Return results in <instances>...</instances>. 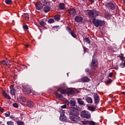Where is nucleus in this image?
Wrapping results in <instances>:
<instances>
[{
	"label": "nucleus",
	"mask_w": 125,
	"mask_h": 125,
	"mask_svg": "<svg viewBox=\"0 0 125 125\" xmlns=\"http://www.w3.org/2000/svg\"><path fill=\"white\" fill-rule=\"evenodd\" d=\"M89 66L90 70L88 68L85 69V72L86 73L87 76H91V75H93V74L95 73V71H96V68L97 67V66H98V61L97 58H96V55H93L92 62Z\"/></svg>",
	"instance_id": "nucleus-1"
},
{
	"label": "nucleus",
	"mask_w": 125,
	"mask_h": 125,
	"mask_svg": "<svg viewBox=\"0 0 125 125\" xmlns=\"http://www.w3.org/2000/svg\"><path fill=\"white\" fill-rule=\"evenodd\" d=\"M69 118L72 122H79L80 121V117H79V111L78 110H70L69 112Z\"/></svg>",
	"instance_id": "nucleus-2"
},
{
	"label": "nucleus",
	"mask_w": 125,
	"mask_h": 125,
	"mask_svg": "<svg viewBox=\"0 0 125 125\" xmlns=\"http://www.w3.org/2000/svg\"><path fill=\"white\" fill-rule=\"evenodd\" d=\"M62 87H65V83H62L61 85V87L55 92L56 97L57 98H63L62 94L66 93V90Z\"/></svg>",
	"instance_id": "nucleus-3"
},
{
	"label": "nucleus",
	"mask_w": 125,
	"mask_h": 125,
	"mask_svg": "<svg viewBox=\"0 0 125 125\" xmlns=\"http://www.w3.org/2000/svg\"><path fill=\"white\" fill-rule=\"evenodd\" d=\"M92 23L96 27H102V26H104L105 25V21H102L101 20H97L95 19H93Z\"/></svg>",
	"instance_id": "nucleus-4"
},
{
	"label": "nucleus",
	"mask_w": 125,
	"mask_h": 125,
	"mask_svg": "<svg viewBox=\"0 0 125 125\" xmlns=\"http://www.w3.org/2000/svg\"><path fill=\"white\" fill-rule=\"evenodd\" d=\"M69 103H70V107L72 109L71 111L79 110V106L77 105V104L76 103L75 100H70Z\"/></svg>",
	"instance_id": "nucleus-5"
},
{
	"label": "nucleus",
	"mask_w": 125,
	"mask_h": 125,
	"mask_svg": "<svg viewBox=\"0 0 125 125\" xmlns=\"http://www.w3.org/2000/svg\"><path fill=\"white\" fill-rule=\"evenodd\" d=\"M22 91L23 93H25V94L29 95L33 92V90L28 85H22Z\"/></svg>",
	"instance_id": "nucleus-6"
},
{
	"label": "nucleus",
	"mask_w": 125,
	"mask_h": 125,
	"mask_svg": "<svg viewBox=\"0 0 125 125\" xmlns=\"http://www.w3.org/2000/svg\"><path fill=\"white\" fill-rule=\"evenodd\" d=\"M80 115L82 118H85V119H90L91 117L90 112L86 110H83L81 111Z\"/></svg>",
	"instance_id": "nucleus-7"
},
{
	"label": "nucleus",
	"mask_w": 125,
	"mask_h": 125,
	"mask_svg": "<svg viewBox=\"0 0 125 125\" xmlns=\"http://www.w3.org/2000/svg\"><path fill=\"white\" fill-rule=\"evenodd\" d=\"M66 30L68 32L69 35H71V36H72L73 38H74V39H76V40H78V37H77V35L75 34V31H74V30H72L71 27L66 26Z\"/></svg>",
	"instance_id": "nucleus-8"
},
{
	"label": "nucleus",
	"mask_w": 125,
	"mask_h": 125,
	"mask_svg": "<svg viewBox=\"0 0 125 125\" xmlns=\"http://www.w3.org/2000/svg\"><path fill=\"white\" fill-rule=\"evenodd\" d=\"M88 16L89 18H94V19L96 16H98V12L90 10L88 12Z\"/></svg>",
	"instance_id": "nucleus-9"
},
{
	"label": "nucleus",
	"mask_w": 125,
	"mask_h": 125,
	"mask_svg": "<svg viewBox=\"0 0 125 125\" xmlns=\"http://www.w3.org/2000/svg\"><path fill=\"white\" fill-rule=\"evenodd\" d=\"M105 6L106 8H108V9H111V10H114V9L116 8V5L112 2L105 3Z\"/></svg>",
	"instance_id": "nucleus-10"
},
{
	"label": "nucleus",
	"mask_w": 125,
	"mask_h": 125,
	"mask_svg": "<svg viewBox=\"0 0 125 125\" xmlns=\"http://www.w3.org/2000/svg\"><path fill=\"white\" fill-rule=\"evenodd\" d=\"M18 102L22 104V105H24L27 102V98L24 96H21L20 98H18Z\"/></svg>",
	"instance_id": "nucleus-11"
},
{
	"label": "nucleus",
	"mask_w": 125,
	"mask_h": 125,
	"mask_svg": "<svg viewBox=\"0 0 125 125\" xmlns=\"http://www.w3.org/2000/svg\"><path fill=\"white\" fill-rule=\"evenodd\" d=\"M35 7L37 10H42L43 8V6L42 5V3L41 2H37L35 4Z\"/></svg>",
	"instance_id": "nucleus-12"
},
{
	"label": "nucleus",
	"mask_w": 125,
	"mask_h": 125,
	"mask_svg": "<svg viewBox=\"0 0 125 125\" xmlns=\"http://www.w3.org/2000/svg\"><path fill=\"white\" fill-rule=\"evenodd\" d=\"M94 99L95 104L97 105L98 103H99V101H100V97H99V95L97 94H95L94 95Z\"/></svg>",
	"instance_id": "nucleus-13"
},
{
	"label": "nucleus",
	"mask_w": 125,
	"mask_h": 125,
	"mask_svg": "<svg viewBox=\"0 0 125 125\" xmlns=\"http://www.w3.org/2000/svg\"><path fill=\"white\" fill-rule=\"evenodd\" d=\"M74 20L76 21V22H77V23H81L83 22V17L77 16L75 17Z\"/></svg>",
	"instance_id": "nucleus-14"
},
{
	"label": "nucleus",
	"mask_w": 125,
	"mask_h": 125,
	"mask_svg": "<svg viewBox=\"0 0 125 125\" xmlns=\"http://www.w3.org/2000/svg\"><path fill=\"white\" fill-rule=\"evenodd\" d=\"M10 93L13 96V97H14L15 98V93L16 92V90L14 89V87L13 86H12L11 87H10Z\"/></svg>",
	"instance_id": "nucleus-15"
},
{
	"label": "nucleus",
	"mask_w": 125,
	"mask_h": 125,
	"mask_svg": "<svg viewBox=\"0 0 125 125\" xmlns=\"http://www.w3.org/2000/svg\"><path fill=\"white\" fill-rule=\"evenodd\" d=\"M68 12L70 15H73V16H75L76 14H77V12L76 11L75 8H72L68 9Z\"/></svg>",
	"instance_id": "nucleus-16"
},
{
	"label": "nucleus",
	"mask_w": 125,
	"mask_h": 125,
	"mask_svg": "<svg viewBox=\"0 0 125 125\" xmlns=\"http://www.w3.org/2000/svg\"><path fill=\"white\" fill-rule=\"evenodd\" d=\"M60 120L62 122H66L67 121V117L65 115V114L62 113L60 115Z\"/></svg>",
	"instance_id": "nucleus-17"
},
{
	"label": "nucleus",
	"mask_w": 125,
	"mask_h": 125,
	"mask_svg": "<svg viewBox=\"0 0 125 125\" xmlns=\"http://www.w3.org/2000/svg\"><path fill=\"white\" fill-rule=\"evenodd\" d=\"M2 94L3 97H4V98H6V99H8V100H10V99H11V97H10V96L7 94V93L5 92V91L3 90L2 92Z\"/></svg>",
	"instance_id": "nucleus-18"
},
{
	"label": "nucleus",
	"mask_w": 125,
	"mask_h": 125,
	"mask_svg": "<svg viewBox=\"0 0 125 125\" xmlns=\"http://www.w3.org/2000/svg\"><path fill=\"white\" fill-rule=\"evenodd\" d=\"M34 102L31 101H28L26 103V105H27L28 107H29L30 108H33L34 107Z\"/></svg>",
	"instance_id": "nucleus-19"
},
{
	"label": "nucleus",
	"mask_w": 125,
	"mask_h": 125,
	"mask_svg": "<svg viewBox=\"0 0 125 125\" xmlns=\"http://www.w3.org/2000/svg\"><path fill=\"white\" fill-rule=\"evenodd\" d=\"M81 81H82L83 83H88V82L90 81V79L87 77H83L81 78Z\"/></svg>",
	"instance_id": "nucleus-20"
},
{
	"label": "nucleus",
	"mask_w": 125,
	"mask_h": 125,
	"mask_svg": "<svg viewBox=\"0 0 125 125\" xmlns=\"http://www.w3.org/2000/svg\"><path fill=\"white\" fill-rule=\"evenodd\" d=\"M43 11L45 13H47V12L50 11V7L46 5L44 6Z\"/></svg>",
	"instance_id": "nucleus-21"
},
{
	"label": "nucleus",
	"mask_w": 125,
	"mask_h": 125,
	"mask_svg": "<svg viewBox=\"0 0 125 125\" xmlns=\"http://www.w3.org/2000/svg\"><path fill=\"white\" fill-rule=\"evenodd\" d=\"M78 103H79V105L85 106V104H84V102L83 101V100L81 98L77 99Z\"/></svg>",
	"instance_id": "nucleus-22"
},
{
	"label": "nucleus",
	"mask_w": 125,
	"mask_h": 125,
	"mask_svg": "<svg viewBox=\"0 0 125 125\" xmlns=\"http://www.w3.org/2000/svg\"><path fill=\"white\" fill-rule=\"evenodd\" d=\"M97 105L96 104L94 105V106H88V110H89L90 111H91L92 112H94L95 111V109H96V107Z\"/></svg>",
	"instance_id": "nucleus-23"
},
{
	"label": "nucleus",
	"mask_w": 125,
	"mask_h": 125,
	"mask_svg": "<svg viewBox=\"0 0 125 125\" xmlns=\"http://www.w3.org/2000/svg\"><path fill=\"white\" fill-rule=\"evenodd\" d=\"M59 7H60V9L63 10V9H65V7H66V6L65 5V4H64V3H60L59 4Z\"/></svg>",
	"instance_id": "nucleus-24"
},
{
	"label": "nucleus",
	"mask_w": 125,
	"mask_h": 125,
	"mask_svg": "<svg viewBox=\"0 0 125 125\" xmlns=\"http://www.w3.org/2000/svg\"><path fill=\"white\" fill-rule=\"evenodd\" d=\"M85 101L86 102H87V103H90V104L92 103V98L90 97H86Z\"/></svg>",
	"instance_id": "nucleus-25"
},
{
	"label": "nucleus",
	"mask_w": 125,
	"mask_h": 125,
	"mask_svg": "<svg viewBox=\"0 0 125 125\" xmlns=\"http://www.w3.org/2000/svg\"><path fill=\"white\" fill-rule=\"evenodd\" d=\"M44 20H45V19H42V21H41L40 22V24L42 26V27H45V25H46V23H45V22H44Z\"/></svg>",
	"instance_id": "nucleus-26"
},
{
	"label": "nucleus",
	"mask_w": 125,
	"mask_h": 125,
	"mask_svg": "<svg viewBox=\"0 0 125 125\" xmlns=\"http://www.w3.org/2000/svg\"><path fill=\"white\" fill-rule=\"evenodd\" d=\"M61 17V16H60V15H55L54 16V19L56 21H59L60 20Z\"/></svg>",
	"instance_id": "nucleus-27"
},
{
	"label": "nucleus",
	"mask_w": 125,
	"mask_h": 125,
	"mask_svg": "<svg viewBox=\"0 0 125 125\" xmlns=\"http://www.w3.org/2000/svg\"><path fill=\"white\" fill-rule=\"evenodd\" d=\"M83 41H85L86 43H88V44H90V40L89 38L85 37L83 39Z\"/></svg>",
	"instance_id": "nucleus-28"
},
{
	"label": "nucleus",
	"mask_w": 125,
	"mask_h": 125,
	"mask_svg": "<svg viewBox=\"0 0 125 125\" xmlns=\"http://www.w3.org/2000/svg\"><path fill=\"white\" fill-rule=\"evenodd\" d=\"M40 2L42 4L43 6H44L47 4L48 1L47 0H42Z\"/></svg>",
	"instance_id": "nucleus-29"
},
{
	"label": "nucleus",
	"mask_w": 125,
	"mask_h": 125,
	"mask_svg": "<svg viewBox=\"0 0 125 125\" xmlns=\"http://www.w3.org/2000/svg\"><path fill=\"white\" fill-rule=\"evenodd\" d=\"M83 49V52L84 53H86V52H88V49L86 48L85 46L82 45Z\"/></svg>",
	"instance_id": "nucleus-30"
},
{
	"label": "nucleus",
	"mask_w": 125,
	"mask_h": 125,
	"mask_svg": "<svg viewBox=\"0 0 125 125\" xmlns=\"http://www.w3.org/2000/svg\"><path fill=\"white\" fill-rule=\"evenodd\" d=\"M16 123L18 125H24V122L21 121H17L16 122Z\"/></svg>",
	"instance_id": "nucleus-31"
},
{
	"label": "nucleus",
	"mask_w": 125,
	"mask_h": 125,
	"mask_svg": "<svg viewBox=\"0 0 125 125\" xmlns=\"http://www.w3.org/2000/svg\"><path fill=\"white\" fill-rule=\"evenodd\" d=\"M54 22H55V21H54V19H49L48 22L49 24H53V23H54Z\"/></svg>",
	"instance_id": "nucleus-32"
},
{
	"label": "nucleus",
	"mask_w": 125,
	"mask_h": 125,
	"mask_svg": "<svg viewBox=\"0 0 125 125\" xmlns=\"http://www.w3.org/2000/svg\"><path fill=\"white\" fill-rule=\"evenodd\" d=\"M5 2H6V3L7 4H11L12 3V0H5Z\"/></svg>",
	"instance_id": "nucleus-33"
},
{
	"label": "nucleus",
	"mask_w": 125,
	"mask_h": 125,
	"mask_svg": "<svg viewBox=\"0 0 125 125\" xmlns=\"http://www.w3.org/2000/svg\"><path fill=\"white\" fill-rule=\"evenodd\" d=\"M111 16V14L108 12H106L104 14V17L105 18H108Z\"/></svg>",
	"instance_id": "nucleus-34"
},
{
	"label": "nucleus",
	"mask_w": 125,
	"mask_h": 125,
	"mask_svg": "<svg viewBox=\"0 0 125 125\" xmlns=\"http://www.w3.org/2000/svg\"><path fill=\"white\" fill-rule=\"evenodd\" d=\"M0 63L1 64H3V65H4V66H7V63L4 60L1 61Z\"/></svg>",
	"instance_id": "nucleus-35"
},
{
	"label": "nucleus",
	"mask_w": 125,
	"mask_h": 125,
	"mask_svg": "<svg viewBox=\"0 0 125 125\" xmlns=\"http://www.w3.org/2000/svg\"><path fill=\"white\" fill-rule=\"evenodd\" d=\"M23 28L24 29V31H27V30H28L29 27L27 25H23Z\"/></svg>",
	"instance_id": "nucleus-36"
},
{
	"label": "nucleus",
	"mask_w": 125,
	"mask_h": 125,
	"mask_svg": "<svg viewBox=\"0 0 125 125\" xmlns=\"http://www.w3.org/2000/svg\"><path fill=\"white\" fill-rule=\"evenodd\" d=\"M7 125H14V123L12 121H7Z\"/></svg>",
	"instance_id": "nucleus-37"
},
{
	"label": "nucleus",
	"mask_w": 125,
	"mask_h": 125,
	"mask_svg": "<svg viewBox=\"0 0 125 125\" xmlns=\"http://www.w3.org/2000/svg\"><path fill=\"white\" fill-rule=\"evenodd\" d=\"M113 82V80L112 79L109 78L107 80L106 83H111Z\"/></svg>",
	"instance_id": "nucleus-38"
},
{
	"label": "nucleus",
	"mask_w": 125,
	"mask_h": 125,
	"mask_svg": "<svg viewBox=\"0 0 125 125\" xmlns=\"http://www.w3.org/2000/svg\"><path fill=\"white\" fill-rule=\"evenodd\" d=\"M96 123L92 121H89V125H96Z\"/></svg>",
	"instance_id": "nucleus-39"
},
{
	"label": "nucleus",
	"mask_w": 125,
	"mask_h": 125,
	"mask_svg": "<svg viewBox=\"0 0 125 125\" xmlns=\"http://www.w3.org/2000/svg\"><path fill=\"white\" fill-rule=\"evenodd\" d=\"M83 125H89V121H83Z\"/></svg>",
	"instance_id": "nucleus-40"
},
{
	"label": "nucleus",
	"mask_w": 125,
	"mask_h": 125,
	"mask_svg": "<svg viewBox=\"0 0 125 125\" xmlns=\"http://www.w3.org/2000/svg\"><path fill=\"white\" fill-rule=\"evenodd\" d=\"M5 117H9L10 116V111H7L6 113H5Z\"/></svg>",
	"instance_id": "nucleus-41"
},
{
	"label": "nucleus",
	"mask_w": 125,
	"mask_h": 125,
	"mask_svg": "<svg viewBox=\"0 0 125 125\" xmlns=\"http://www.w3.org/2000/svg\"><path fill=\"white\" fill-rule=\"evenodd\" d=\"M120 58V60L122 61H125V57L123 56V54H122L121 56H119Z\"/></svg>",
	"instance_id": "nucleus-42"
},
{
	"label": "nucleus",
	"mask_w": 125,
	"mask_h": 125,
	"mask_svg": "<svg viewBox=\"0 0 125 125\" xmlns=\"http://www.w3.org/2000/svg\"><path fill=\"white\" fill-rule=\"evenodd\" d=\"M68 93L69 94H73L75 93V91H74L73 89H71L69 91Z\"/></svg>",
	"instance_id": "nucleus-43"
},
{
	"label": "nucleus",
	"mask_w": 125,
	"mask_h": 125,
	"mask_svg": "<svg viewBox=\"0 0 125 125\" xmlns=\"http://www.w3.org/2000/svg\"><path fill=\"white\" fill-rule=\"evenodd\" d=\"M25 19H29V15L28 14H24Z\"/></svg>",
	"instance_id": "nucleus-44"
},
{
	"label": "nucleus",
	"mask_w": 125,
	"mask_h": 125,
	"mask_svg": "<svg viewBox=\"0 0 125 125\" xmlns=\"http://www.w3.org/2000/svg\"><path fill=\"white\" fill-rule=\"evenodd\" d=\"M13 107H14L15 108H18V104H17V103H14L13 104Z\"/></svg>",
	"instance_id": "nucleus-45"
},
{
	"label": "nucleus",
	"mask_w": 125,
	"mask_h": 125,
	"mask_svg": "<svg viewBox=\"0 0 125 125\" xmlns=\"http://www.w3.org/2000/svg\"><path fill=\"white\" fill-rule=\"evenodd\" d=\"M61 108L62 109H66V108H67V104H64L63 105H62Z\"/></svg>",
	"instance_id": "nucleus-46"
},
{
	"label": "nucleus",
	"mask_w": 125,
	"mask_h": 125,
	"mask_svg": "<svg viewBox=\"0 0 125 125\" xmlns=\"http://www.w3.org/2000/svg\"><path fill=\"white\" fill-rule=\"evenodd\" d=\"M119 66L120 67V68H125V65H124L123 62L120 64Z\"/></svg>",
	"instance_id": "nucleus-47"
},
{
	"label": "nucleus",
	"mask_w": 125,
	"mask_h": 125,
	"mask_svg": "<svg viewBox=\"0 0 125 125\" xmlns=\"http://www.w3.org/2000/svg\"><path fill=\"white\" fill-rule=\"evenodd\" d=\"M108 77H109V78H112V77H113V73L110 72L108 74Z\"/></svg>",
	"instance_id": "nucleus-48"
},
{
	"label": "nucleus",
	"mask_w": 125,
	"mask_h": 125,
	"mask_svg": "<svg viewBox=\"0 0 125 125\" xmlns=\"http://www.w3.org/2000/svg\"><path fill=\"white\" fill-rule=\"evenodd\" d=\"M32 94H33V95H39V93L36 92H33Z\"/></svg>",
	"instance_id": "nucleus-49"
},
{
	"label": "nucleus",
	"mask_w": 125,
	"mask_h": 125,
	"mask_svg": "<svg viewBox=\"0 0 125 125\" xmlns=\"http://www.w3.org/2000/svg\"><path fill=\"white\" fill-rule=\"evenodd\" d=\"M3 111H4L3 108L0 107V111L1 112V113H3Z\"/></svg>",
	"instance_id": "nucleus-50"
},
{
	"label": "nucleus",
	"mask_w": 125,
	"mask_h": 125,
	"mask_svg": "<svg viewBox=\"0 0 125 125\" xmlns=\"http://www.w3.org/2000/svg\"><path fill=\"white\" fill-rule=\"evenodd\" d=\"M54 29H59V25L55 26L53 27Z\"/></svg>",
	"instance_id": "nucleus-51"
},
{
	"label": "nucleus",
	"mask_w": 125,
	"mask_h": 125,
	"mask_svg": "<svg viewBox=\"0 0 125 125\" xmlns=\"http://www.w3.org/2000/svg\"><path fill=\"white\" fill-rule=\"evenodd\" d=\"M90 2H91L92 3H94V0H89Z\"/></svg>",
	"instance_id": "nucleus-52"
},
{
	"label": "nucleus",
	"mask_w": 125,
	"mask_h": 125,
	"mask_svg": "<svg viewBox=\"0 0 125 125\" xmlns=\"http://www.w3.org/2000/svg\"><path fill=\"white\" fill-rule=\"evenodd\" d=\"M122 94H123V95H125V92H122Z\"/></svg>",
	"instance_id": "nucleus-53"
},
{
	"label": "nucleus",
	"mask_w": 125,
	"mask_h": 125,
	"mask_svg": "<svg viewBox=\"0 0 125 125\" xmlns=\"http://www.w3.org/2000/svg\"><path fill=\"white\" fill-rule=\"evenodd\" d=\"M25 47H28V46H29V45L26 44V45H25Z\"/></svg>",
	"instance_id": "nucleus-54"
},
{
	"label": "nucleus",
	"mask_w": 125,
	"mask_h": 125,
	"mask_svg": "<svg viewBox=\"0 0 125 125\" xmlns=\"http://www.w3.org/2000/svg\"><path fill=\"white\" fill-rule=\"evenodd\" d=\"M123 65H124V67H125V61L124 62Z\"/></svg>",
	"instance_id": "nucleus-55"
},
{
	"label": "nucleus",
	"mask_w": 125,
	"mask_h": 125,
	"mask_svg": "<svg viewBox=\"0 0 125 125\" xmlns=\"http://www.w3.org/2000/svg\"><path fill=\"white\" fill-rule=\"evenodd\" d=\"M10 118L11 119H13L14 117H13V116H10Z\"/></svg>",
	"instance_id": "nucleus-56"
},
{
	"label": "nucleus",
	"mask_w": 125,
	"mask_h": 125,
	"mask_svg": "<svg viewBox=\"0 0 125 125\" xmlns=\"http://www.w3.org/2000/svg\"><path fill=\"white\" fill-rule=\"evenodd\" d=\"M123 2L125 4V0H123Z\"/></svg>",
	"instance_id": "nucleus-57"
},
{
	"label": "nucleus",
	"mask_w": 125,
	"mask_h": 125,
	"mask_svg": "<svg viewBox=\"0 0 125 125\" xmlns=\"http://www.w3.org/2000/svg\"><path fill=\"white\" fill-rule=\"evenodd\" d=\"M1 124H2V122L0 121V125H1Z\"/></svg>",
	"instance_id": "nucleus-58"
},
{
	"label": "nucleus",
	"mask_w": 125,
	"mask_h": 125,
	"mask_svg": "<svg viewBox=\"0 0 125 125\" xmlns=\"http://www.w3.org/2000/svg\"><path fill=\"white\" fill-rule=\"evenodd\" d=\"M99 0V1H102V0Z\"/></svg>",
	"instance_id": "nucleus-59"
}]
</instances>
